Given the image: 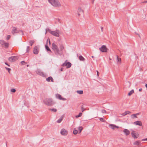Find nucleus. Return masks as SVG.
Returning <instances> with one entry per match:
<instances>
[{
    "mask_svg": "<svg viewBox=\"0 0 147 147\" xmlns=\"http://www.w3.org/2000/svg\"><path fill=\"white\" fill-rule=\"evenodd\" d=\"M67 134V131L65 130V135Z\"/></svg>",
    "mask_w": 147,
    "mask_h": 147,
    "instance_id": "49",
    "label": "nucleus"
},
{
    "mask_svg": "<svg viewBox=\"0 0 147 147\" xmlns=\"http://www.w3.org/2000/svg\"><path fill=\"white\" fill-rule=\"evenodd\" d=\"M34 40H30L29 41V43L31 46H32L34 42Z\"/></svg>",
    "mask_w": 147,
    "mask_h": 147,
    "instance_id": "32",
    "label": "nucleus"
},
{
    "mask_svg": "<svg viewBox=\"0 0 147 147\" xmlns=\"http://www.w3.org/2000/svg\"><path fill=\"white\" fill-rule=\"evenodd\" d=\"M63 68H61L60 69V71H63Z\"/></svg>",
    "mask_w": 147,
    "mask_h": 147,
    "instance_id": "51",
    "label": "nucleus"
},
{
    "mask_svg": "<svg viewBox=\"0 0 147 147\" xmlns=\"http://www.w3.org/2000/svg\"><path fill=\"white\" fill-rule=\"evenodd\" d=\"M79 59L81 61H85V59L84 57L82 55H80L79 57Z\"/></svg>",
    "mask_w": 147,
    "mask_h": 147,
    "instance_id": "23",
    "label": "nucleus"
},
{
    "mask_svg": "<svg viewBox=\"0 0 147 147\" xmlns=\"http://www.w3.org/2000/svg\"><path fill=\"white\" fill-rule=\"evenodd\" d=\"M131 113V112L129 111H125L124 113L122 114V115L123 116H125L127 114H130Z\"/></svg>",
    "mask_w": 147,
    "mask_h": 147,
    "instance_id": "19",
    "label": "nucleus"
},
{
    "mask_svg": "<svg viewBox=\"0 0 147 147\" xmlns=\"http://www.w3.org/2000/svg\"><path fill=\"white\" fill-rule=\"evenodd\" d=\"M142 141L147 140V138L146 139H143L142 140Z\"/></svg>",
    "mask_w": 147,
    "mask_h": 147,
    "instance_id": "48",
    "label": "nucleus"
},
{
    "mask_svg": "<svg viewBox=\"0 0 147 147\" xmlns=\"http://www.w3.org/2000/svg\"><path fill=\"white\" fill-rule=\"evenodd\" d=\"M131 134L132 137L134 138H137L139 136L138 133H136L134 131H133L132 132Z\"/></svg>",
    "mask_w": 147,
    "mask_h": 147,
    "instance_id": "11",
    "label": "nucleus"
},
{
    "mask_svg": "<svg viewBox=\"0 0 147 147\" xmlns=\"http://www.w3.org/2000/svg\"><path fill=\"white\" fill-rule=\"evenodd\" d=\"M134 124L136 125H139L140 126H141L142 125V122L140 121H138L135 122Z\"/></svg>",
    "mask_w": 147,
    "mask_h": 147,
    "instance_id": "14",
    "label": "nucleus"
},
{
    "mask_svg": "<svg viewBox=\"0 0 147 147\" xmlns=\"http://www.w3.org/2000/svg\"><path fill=\"white\" fill-rule=\"evenodd\" d=\"M62 66H64V63H63L62 64Z\"/></svg>",
    "mask_w": 147,
    "mask_h": 147,
    "instance_id": "53",
    "label": "nucleus"
},
{
    "mask_svg": "<svg viewBox=\"0 0 147 147\" xmlns=\"http://www.w3.org/2000/svg\"><path fill=\"white\" fill-rule=\"evenodd\" d=\"M77 92L78 93L80 94H82L83 93V90H77Z\"/></svg>",
    "mask_w": 147,
    "mask_h": 147,
    "instance_id": "31",
    "label": "nucleus"
},
{
    "mask_svg": "<svg viewBox=\"0 0 147 147\" xmlns=\"http://www.w3.org/2000/svg\"><path fill=\"white\" fill-rule=\"evenodd\" d=\"M71 64L70 62H68L67 60L65 61V66H66L67 68H69L71 67Z\"/></svg>",
    "mask_w": 147,
    "mask_h": 147,
    "instance_id": "9",
    "label": "nucleus"
},
{
    "mask_svg": "<svg viewBox=\"0 0 147 147\" xmlns=\"http://www.w3.org/2000/svg\"><path fill=\"white\" fill-rule=\"evenodd\" d=\"M44 103L46 105L49 106H51L55 104L51 98H47L43 100Z\"/></svg>",
    "mask_w": 147,
    "mask_h": 147,
    "instance_id": "1",
    "label": "nucleus"
},
{
    "mask_svg": "<svg viewBox=\"0 0 147 147\" xmlns=\"http://www.w3.org/2000/svg\"><path fill=\"white\" fill-rule=\"evenodd\" d=\"M81 109H82V112H83L85 110L84 108V107H83V106H82Z\"/></svg>",
    "mask_w": 147,
    "mask_h": 147,
    "instance_id": "41",
    "label": "nucleus"
},
{
    "mask_svg": "<svg viewBox=\"0 0 147 147\" xmlns=\"http://www.w3.org/2000/svg\"><path fill=\"white\" fill-rule=\"evenodd\" d=\"M45 46V48L47 51L51 52V50L49 48V47H48V46H47V45H46Z\"/></svg>",
    "mask_w": 147,
    "mask_h": 147,
    "instance_id": "24",
    "label": "nucleus"
},
{
    "mask_svg": "<svg viewBox=\"0 0 147 147\" xmlns=\"http://www.w3.org/2000/svg\"><path fill=\"white\" fill-rule=\"evenodd\" d=\"M82 114V113H79V115H77L76 116V117L78 118L79 117H81Z\"/></svg>",
    "mask_w": 147,
    "mask_h": 147,
    "instance_id": "33",
    "label": "nucleus"
},
{
    "mask_svg": "<svg viewBox=\"0 0 147 147\" xmlns=\"http://www.w3.org/2000/svg\"><path fill=\"white\" fill-rule=\"evenodd\" d=\"M47 31H49L51 34L55 36L58 37L59 36L58 32H56L55 31H51L49 28H47L46 29V34Z\"/></svg>",
    "mask_w": 147,
    "mask_h": 147,
    "instance_id": "4",
    "label": "nucleus"
},
{
    "mask_svg": "<svg viewBox=\"0 0 147 147\" xmlns=\"http://www.w3.org/2000/svg\"><path fill=\"white\" fill-rule=\"evenodd\" d=\"M134 144L139 146L140 145V143L139 141H136L134 143Z\"/></svg>",
    "mask_w": 147,
    "mask_h": 147,
    "instance_id": "22",
    "label": "nucleus"
},
{
    "mask_svg": "<svg viewBox=\"0 0 147 147\" xmlns=\"http://www.w3.org/2000/svg\"><path fill=\"white\" fill-rule=\"evenodd\" d=\"M10 35H8L7 38H6V39L7 40H8L10 38Z\"/></svg>",
    "mask_w": 147,
    "mask_h": 147,
    "instance_id": "42",
    "label": "nucleus"
},
{
    "mask_svg": "<svg viewBox=\"0 0 147 147\" xmlns=\"http://www.w3.org/2000/svg\"><path fill=\"white\" fill-rule=\"evenodd\" d=\"M39 50V47L36 46L34 47L33 51V53L35 54H37Z\"/></svg>",
    "mask_w": 147,
    "mask_h": 147,
    "instance_id": "8",
    "label": "nucleus"
},
{
    "mask_svg": "<svg viewBox=\"0 0 147 147\" xmlns=\"http://www.w3.org/2000/svg\"><path fill=\"white\" fill-rule=\"evenodd\" d=\"M97 72V75L98 76H99V73L98 71H96Z\"/></svg>",
    "mask_w": 147,
    "mask_h": 147,
    "instance_id": "45",
    "label": "nucleus"
},
{
    "mask_svg": "<svg viewBox=\"0 0 147 147\" xmlns=\"http://www.w3.org/2000/svg\"><path fill=\"white\" fill-rule=\"evenodd\" d=\"M21 63L22 65H24V63H26L24 61H21Z\"/></svg>",
    "mask_w": 147,
    "mask_h": 147,
    "instance_id": "43",
    "label": "nucleus"
},
{
    "mask_svg": "<svg viewBox=\"0 0 147 147\" xmlns=\"http://www.w3.org/2000/svg\"><path fill=\"white\" fill-rule=\"evenodd\" d=\"M46 80L47 81L49 82L51 80V82H54V80L53 78L51 76H50L47 78L46 79Z\"/></svg>",
    "mask_w": 147,
    "mask_h": 147,
    "instance_id": "17",
    "label": "nucleus"
},
{
    "mask_svg": "<svg viewBox=\"0 0 147 147\" xmlns=\"http://www.w3.org/2000/svg\"><path fill=\"white\" fill-rule=\"evenodd\" d=\"M11 92H15L16 91V90L15 89H11Z\"/></svg>",
    "mask_w": 147,
    "mask_h": 147,
    "instance_id": "38",
    "label": "nucleus"
},
{
    "mask_svg": "<svg viewBox=\"0 0 147 147\" xmlns=\"http://www.w3.org/2000/svg\"><path fill=\"white\" fill-rule=\"evenodd\" d=\"M142 3H147V1H144L142 2Z\"/></svg>",
    "mask_w": 147,
    "mask_h": 147,
    "instance_id": "44",
    "label": "nucleus"
},
{
    "mask_svg": "<svg viewBox=\"0 0 147 147\" xmlns=\"http://www.w3.org/2000/svg\"><path fill=\"white\" fill-rule=\"evenodd\" d=\"M139 115V113H136V114H133L131 115V117L132 118L134 119L135 118H137V117L136 116L137 115Z\"/></svg>",
    "mask_w": 147,
    "mask_h": 147,
    "instance_id": "21",
    "label": "nucleus"
},
{
    "mask_svg": "<svg viewBox=\"0 0 147 147\" xmlns=\"http://www.w3.org/2000/svg\"><path fill=\"white\" fill-rule=\"evenodd\" d=\"M49 2L53 6L59 7L60 6V4L58 0H48Z\"/></svg>",
    "mask_w": 147,
    "mask_h": 147,
    "instance_id": "2",
    "label": "nucleus"
},
{
    "mask_svg": "<svg viewBox=\"0 0 147 147\" xmlns=\"http://www.w3.org/2000/svg\"><path fill=\"white\" fill-rule=\"evenodd\" d=\"M55 96L56 98L60 100H64V98L62 97L61 95L58 94H57L55 95Z\"/></svg>",
    "mask_w": 147,
    "mask_h": 147,
    "instance_id": "10",
    "label": "nucleus"
},
{
    "mask_svg": "<svg viewBox=\"0 0 147 147\" xmlns=\"http://www.w3.org/2000/svg\"><path fill=\"white\" fill-rule=\"evenodd\" d=\"M101 112L102 113H106V111L104 109H102L101 110Z\"/></svg>",
    "mask_w": 147,
    "mask_h": 147,
    "instance_id": "39",
    "label": "nucleus"
},
{
    "mask_svg": "<svg viewBox=\"0 0 147 147\" xmlns=\"http://www.w3.org/2000/svg\"><path fill=\"white\" fill-rule=\"evenodd\" d=\"M0 44L2 45H4L6 48H8L9 45V43L6 42L5 41L3 40H0Z\"/></svg>",
    "mask_w": 147,
    "mask_h": 147,
    "instance_id": "6",
    "label": "nucleus"
},
{
    "mask_svg": "<svg viewBox=\"0 0 147 147\" xmlns=\"http://www.w3.org/2000/svg\"><path fill=\"white\" fill-rule=\"evenodd\" d=\"M92 0V3H93L94 2V1L95 0Z\"/></svg>",
    "mask_w": 147,
    "mask_h": 147,
    "instance_id": "54",
    "label": "nucleus"
},
{
    "mask_svg": "<svg viewBox=\"0 0 147 147\" xmlns=\"http://www.w3.org/2000/svg\"><path fill=\"white\" fill-rule=\"evenodd\" d=\"M61 134L63 135H64V129L63 128L61 129Z\"/></svg>",
    "mask_w": 147,
    "mask_h": 147,
    "instance_id": "28",
    "label": "nucleus"
},
{
    "mask_svg": "<svg viewBox=\"0 0 147 147\" xmlns=\"http://www.w3.org/2000/svg\"><path fill=\"white\" fill-rule=\"evenodd\" d=\"M73 134L75 135L77 134L78 133V131L75 129H74L73 130Z\"/></svg>",
    "mask_w": 147,
    "mask_h": 147,
    "instance_id": "30",
    "label": "nucleus"
},
{
    "mask_svg": "<svg viewBox=\"0 0 147 147\" xmlns=\"http://www.w3.org/2000/svg\"><path fill=\"white\" fill-rule=\"evenodd\" d=\"M83 129V127L82 126H80L78 128V129L79 131V133H80L81 132V131Z\"/></svg>",
    "mask_w": 147,
    "mask_h": 147,
    "instance_id": "25",
    "label": "nucleus"
},
{
    "mask_svg": "<svg viewBox=\"0 0 147 147\" xmlns=\"http://www.w3.org/2000/svg\"><path fill=\"white\" fill-rule=\"evenodd\" d=\"M5 64L6 65H7L8 66H9V65H8L7 63L5 62Z\"/></svg>",
    "mask_w": 147,
    "mask_h": 147,
    "instance_id": "50",
    "label": "nucleus"
},
{
    "mask_svg": "<svg viewBox=\"0 0 147 147\" xmlns=\"http://www.w3.org/2000/svg\"><path fill=\"white\" fill-rule=\"evenodd\" d=\"M48 42H49V44L50 45L51 44V42H50V39H49V38H48V39H47V42H46V45H47L48 43Z\"/></svg>",
    "mask_w": 147,
    "mask_h": 147,
    "instance_id": "35",
    "label": "nucleus"
},
{
    "mask_svg": "<svg viewBox=\"0 0 147 147\" xmlns=\"http://www.w3.org/2000/svg\"><path fill=\"white\" fill-rule=\"evenodd\" d=\"M28 66H29V65H27V67Z\"/></svg>",
    "mask_w": 147,
    "mask_h": 147,
    "instance_id": "57",
    "label": "nucleus"
},
{
    "mask_svg": "<svg viewBox=\"0 0 147 147\" xmlns=\"http://www.w3.org/2000/svg\"><path fill=\"white\" fill-rule=\"evenodd\" d=\"M135 33L136 34L138 35L139 36V37L140 38H141V37H140V34L138 33H137L136 32H135Z\"/></svg>",
    "mask_w": 147,
    "mask_h": 147,
    "instance_id": "46",
    "label": "nucleus"
},
{
    "mask_svg": "<svg viewBox=\"0 0 147 147\" xmlns=\"http://www.w3.org/2000/svg\"><path fill=\"white\" fill-rule=\"evenodd\" d=\"M77 12L78 16H80V13H83L84 11L80 7H79Z\"/></svg>",
    "mask_w": 147,
    "mask_h": 147,
    "instance_id": "15",
    "label": "nucleus"
},
{
    "mask_svg": "<svg viewBox=\"0 0 147 147\" xmlns=\"http://www.w3.org/2000/svg\"><path fill=\"white\" fill-rule=\"evenodd\" d=\"M142 88H140V89H139V91L141 92L142 91Z\"/></svg>",
    "mask_w": 147,
    "mask_h": 147,
    "instance_id": "52",
    "label": "nucleus"
},
{
    "mask_svg": "<svg viewBox=\"0 0 147 147\" xmlns=\"http://www.w3.org/2000/svg\"><path fill=\"white\" fill-rule=\"evenodd\" d=\"M36 73L38 74L40 76H45V75H44V73L40 70H37L36 71Z\"/></svg>",
    "mask_w": 147,
    "mask_h": 147,
    "instance_id": "12",
    "label": "nucleus"
},
{
    "mask_svg": "<svg viewBox=\"0 0 147 147\" xmlns=\"http://www.w3.org/2000/svg\"><path fill=\"white\" fill-rule=\"evenodd\" d=\"M17 32H18L17 31L16 28V27H13V28L11 31L12 33L14 34L15 33Z\"/></svg>",
    "mask_w": 147,
    "mask_h": 147,
    "instance_id": "18",
    "label": "nucleus"
},
{
    "mask_svg": "<svg viewBox=\"0 0 147 147\" xmlns=\"http://www.w3.org/2000/svg\"><path fill=\"white\" fill-rule=\"evenodd\" d=\"M134 92V90H132L131 91H130L129 93H128V95L129 96H131L133 93Z\"/></svg>",
    "mask_w": 147,
    "mask_h": 147,
    "instance_id": "26",
    "label": "nucleus"
},
{
    "mask_svg": "<svg viewBox=\"0 0 147 147\" xmlns=\"http://www.w3.org/2000/svg\"><path fill=\"white\" fill-rule=\"evenodd\" d=\"M59 47L60 48V50L61 51L63 50L64 49V46L60 42L59 43Z\"/></svg>",
    "mask_w": 147,
    "mask_h": 147,
    "instance_id": "20",
    "label": "nucleus"
},
{
    "mask_svg": "<svg viewBox=\"0 0 147 147\" xmlns=\"http://www.w3.org/2000/svg\"><path fill=\"white\" fill-rule=\"evenodd\" d=\"M94 56H92V58H94Z\"/></svg>",
    "mask_w": 147,
    "mask_h": 147,
    "instance_id": "56",
    "label": "nucleus"
},
{
    "mask_svg": "<svg viewBox=\"0 0 147 147\" xmlns=\"http://www.w3.org/2000/svg\"><path fill=\"white\" fill-rule=\"evenodd\" d=\"M123 131L126 136L130 134V131L127 129H124Z\"/></svg>",
    "mask_w": 147,
    "mask_h": 147,
    "instance_id": "16",
    "label": "nucleus"
},
{
    "mask_svg": "<svg viewBox=\"0 0 147 147\" xmlns=\"http://www.w3.org/2000/svg\"><path fill=\"white\" fill-rule=\"evenodd\" d=\"M18 57L17 56H12L9 58V60L10 62H13L18 60Z\"/></svg>",
    "mask_w": 147,
    "mask_h": 147,
    "instance_id": "5",
    "label": "nucleus"
},
{
    "mask_svg": "<svg viewBox=\"0 0 147 147\" xmlns=\"http://www.w3.org/2000/svg\"><path fill=\"white\" fill-rule=\"evenodd\" d=\"M63 117H61L60 119H59L57 121V122L58 123H61V121L63 120Z\"/></svg>",
    "mask_w": 147,
    "mask_h": 147,
    "instance_id": "29",
    "label": "nucleus"
},
{
    "mask_svg": "<svg viewBox=\"0 0 147 147\" xmlns=\"http://www.w3.org/2000/svg\"><path fill=\"white\" fill-rule=\"evenodd\" d=\"M100 28H101V31L102 32H103V27L101 26L100 27Z\"/></svg>",
    "mask_w": 147,
    "mask_h": 147,
    "instance_id": "47",
    "label": "nucleus"
},
{
    "mask_svg": "<svg viewBox=\"0 0 147 147\" xmlns=\"http://www.w3.org/2000/svg\"><path fill=\"white\" fill-rule=\"evenodd\" d=\"M49 110L51 111L56 112L57 111V110L56 109L53 108V109H49Z\"/></svg>",
    "mask_w": 147,
    "mask_h": 147,
    "instance_id": "27",
    "label": "nucleus"
},
{
    "mask_svg": "<svg viewBox=\"0 0 147 147\" xmlns=\"http://www.w3.org/2000/svg\"><path fill=\"white\" fill-rule=\"evenodd\" d=\"M99 50L102 52H106L108 49L105 45H103L101 47L99 48Z\"/></svg>",
    "mask_w": 147,
    "mask_h": 147,
    "instance_id": "7",
    "label": "nucleus"
},
{
    "mask_svg": "<svg viewBox=\"0 0 147 147\" xmlns=\"http://www.w3.org/2000/svg\"><path fill=\"white\" fill-rule=\"evenodd\" d=\"M117 62H118L119 61L121 63V58H119V56L118 55H117Z\"/></svg>",
    "mask_w": 147,
    "mask_h": 147,
    "instance_id": "34",
    "label": "nucleus"
},
{
    "mask_svg": "<svg viewBox=\"0 0 147 147\" xmlns=\"http://www.w3.org/2000/svg\"><path fill=\"white\" fill-rule=\"evenodd\" d=\"M5 68L6 69V70H7L9 72L11 70V69L9 68H7V67H5Z\"/></svg>",
    "mask_w": 147,
    "mask_h": 147,
    "instance_id": "40",
    "label": "nucleus"
},
{
    "mask_svg": "<svg viewBox=\"0 0 147 147\" xmlns=\"http://www.w3.org/2000/svg\"><path fill=\"white\" fill-rule=\"evenodd\" d=\"M109 127L111 128V129H115V128H119V127L116 125L113 124H110L109 125Z\"/></svg>",
    "mask_w": 147,
    "mask_h": 147,
    "instance_id": "13",
    "label": "nucleus"
},
{
    "mask_svg": "<svg viewBox=\"0 0 147 147\" xmlns=\"http://www.w3.org/2000/svg\"><path fill=\"white\" fill-rule=\"evenodd\" d=\"M30 47L29 46H27V49H26V52L28 53L29 52V50H30Z\"/></svg>",
    "mask_w": 147,
    "mask_h": 147,
    "instance_id": "37",
    "label": "nucleus"
},
{
    "mask_svg": "<svg viewBox=\"0 0 147 147\" xmlns=\"http://www.w3.org/2000/svg\"><path fill=\"white\" fill-rule=\"evenodd\" d=\"M145 86L146 87V88H147V84H145Z\"/></svg>",
    "mask_w": 147,
    "mask_h": 147,
    "instance_id": "55",
    "label": "nucleus"
},
{
    "mask_svg": "<svg viewBox=\"0 0 147 147\" xmlns=\"http://www.w3.org/2000/svg\"><path fill=\"white\" fill-rule=\"evenodd\" d=\"M102 122H105L106 121L102 118H100L99 119Z\"/></svg>",
    "mask_w": 147,
    "mask_h": 147,
    "instance_id": "36",
    "label": "nucleus"
},
{
    "mask_svg": "<svg viewBox=\"0 0 147 147\" xmlns=\"http://www.w3.org/2000/svg\"><path fill=\"white\" fill-rule=\"evenodd\" d=\"M52 49L54 51L55 54L60 55L58 47L55 42L52 43Z\"/></svg>",
    "mask_w": 147,
    "mask_h": 147,
    "instance_id": "3",
    "label": "nucleus"
}]
</instances>
